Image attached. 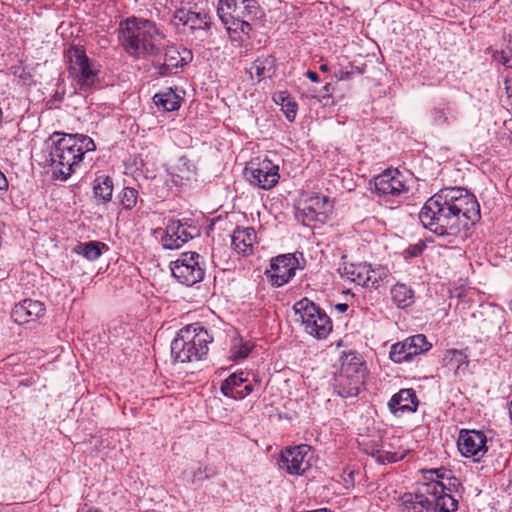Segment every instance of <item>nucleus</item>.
I'll list each match as a JSON object with an SVG mask.
<instances>
[{"mask_svg":"<svg viewBox=\"0 0 512 512\" xmlns=\"http://www.w3.org/2000/svg\"><path fill=\"white\" fill-rule=\"evenodd\" d=\"M480 218L476 197L460 187L441 189L426 200L419 212L423 227L448 243L464 239L466 231Z\"/></svg>","mask_w":512,"mask_h":512,"instance_id":"obj_1","label":"nucleus"},{"mask_svg":"<svg viewBox=\"0 0 512 512\" xmlns=\"http://www.w3.org/2000/svg\"><path fill=\"white\" fill-rule=\"evenodd\" d=\"M46 144V162L52 168L53 177L62 181L71 176L85 153L96 148L94 141L83 134L54 133Z\"/></svg>","mask_w":512,"mask_h":512,"instance_id":"obj_2","label":"nucleus"},{"mask_svg":"<svg viewBox=\"0 0 512 512\" xmlns=\"http://www.w3.org/2000/svg\"><path fill=\"white\" fill-rule=\"evenodd\" d=\"M162 39V34L150 20L133 17L120 24L119 40L125 51L136 58L155 55Z\"/></svg>","mask_w":512,"mask_h":512,"instance_id":"obj_3","label":"nucleus"},{"mask_svg":"<svg viewBox=\"0 0 512 512\" xmlns=\"http://www.w3.org/2000/svg\"><path fill=\"white\" fill-rule=\"evenodd\" d=\"M212 337L199 324L188 325L177 333L171 343V355L176 362L187 363L201 360L208 352Z\"/></svg>","mask_w":512,"mask_h":512,"instance_id":"obj_4","label":"nucleus"},{"mask_svg":"<svg viewBox=\"0 0 512 512\" xmlns=\"http://www.w3.org/2000/svg\"><path fill=\"white\" fill-rule=\"evenodd\" d=\"M425 480L419 483L416 490V499L426 503L429 511L432 512H455L458 509V500L455 499L451 490L447 488L438 478H443L438 470L425 472Z\"/></svg>","mask_w":512,"mask_h":512,"instance_id":"obj_5","label":"nucleus"},{"mask_svg":"<svg viewBox=\"0 0 512 512\" xmlns=\"http://www.w3.org/2000/svg\"><path fill=\"white\" fill-rule=\"evenodd\" d=\"M296 315H299L304 330L317 339H325L332 331V322L329 316L312 301L303 298L293 306Z\"/></svg>","mask_w":512,"mask_h":512,"instance_id":"obj_6","label":"nucleus"},{"mask_svg":"<svg viewBox=\"0 0 512 512\" xmlns=\"http://www.w3.org/2000/svg\"><path fill=\"white\" fill-rule=\"evenodd\" d=\"M172 275L181 284L193 286L203 280L205 275V260L196 252H183L170 265Z\"/></svg>","mask_w":512,"mask_h":512,"instance_id":"obj_7","label":"nucleus"},{"mask_svg":"<svg viewBox=\"0 0 512 512\" xmlns=\"http://www.w3.org/2000/svg\"><path fill=\"white\" fill-rule=\"evenodd\" d=\"M69 71L74 76L80 89L87 91L98 82V68L85 51L79 47H71L68 51Z\"/></svg>","mask_w":512,"mask_h":512,"instance_id":"obj_8","label":"nucleus"},{"mask_svg":"<svg viewBox=\"0 0 512 512\" xmlns=\"http://www.w3.org/2000/svg\"><path fill=\"white\" fill-rule=\"evenodd\" d=\"M313 452L309 445L285 447L279 455V468L289 475L301 476L312 466Z\"/></svg>","mask_w":512,"mask_h":512,"instance_id":"obj_9","label":"nucleus"},{"mask_svg":"<svg viewBox=\"0 0 512 512\" xmlns=\"http://www.w3.org/2000/svg\"><path fill=\"white\" fill-rule=\"evenodd\" d=\"M260 13L256 0H219L217 14L224 25L240 18L255 19Z\"/></svg>","mask_w":512,"mask_h":512,"instance_id":"obj_10","label":"nucleus"},{"mask_svg":"<svg viewBox=\"0 0 512 512\" xmlns=\"http://www.w3.org/2000/svg\"><path fill=\"white\" fill-rule=\"evenodd\" d=\"M278 171V165L265 158L258 162H250L245 168V176L252 185L269 190L278 183Z\"/></svg>","mask_w":512,"mask_h":512,"instance_id":"obj_11","label":"nucleus"},{"mask_svg":"<svg viewBox=\"0 0 512 512\" xmlns=\"http://www.w3.org/2000/svg\"><path fill=\"white\" fill-rule=\"evenodd\" d=\"M458 450L463 457L480 462L488 451L487 437L483 431L461 429L457 440Z\"/></svg>","mask_w":512,"mask_h":512,"instance_id":"obj_12","label":"nucleus"},{"mask_svg":"<svg viewBox=\"0 0 512 512\" xmlns=\"http://www.w3.org/2000/svg\"><path fill=\"white\" fill-rule=\"evenodd\" d=\"M300 268L299 261L295 254H283L276 256L270 261V269L265 274L274 287H281L288 283Z\"/></svg>","mask_w":512,"mask_h":512,"instance_id":"obj_13","label":"nucleus"},{"mask_svg":"<svg viewBox=\"0 0 512 512\" xmlns=\"http://www.w3.org/2000/svg\"><path fill=\"white\" fill-rule=\"evenodd\" d=\"M197 234L198 230L196 226L189 225L180 220L171 219L166 225L165 235L162 237L161 243L164 249H179Z\"/></svg>","mask_w":512,"mask_h":512,"instance_id":"obj_14","label":"nucleus"},{"mask_svg":"<svg viewBox=\"0 0 512 512\" xmlns=\"http://www.w3.org/2000/svg\"><path fill=\"white\" fill-rule=\"evenodd\" d=\"M375 192L383 197H398L407 192L403 174L397 169H387L374 178Z\"/></svg>","mask_w":512,"mask_h":512,"instance_id":"obj_15","label":"nucleus"},{"mask_svg":"<svg viewBox=\"0 0 512 512\" xmlns=\"http://www.w3.org/2000/svg\"><path fill=\"white\" fill-rule=\"evenodd\" d=\"M418 405L419 400L412 388L401 389L388 402L389 411L396 417H401L404 413L415 412Z\"/></svg>","mask_w":512,"mask_h":512,"instance_id":"obj_16","label":"nucleus"},{"mask_svg":"<svg viewBox=\"0 0 512 512\" xmlns=\"http://www.w3.org/2000/svg\"><path fill=\"white\" fill-rule=\"evenodd\" d=\"M44 313L45 307L42 302L25 299L14 306L11 317L16 323L24 324L39 319Z\"/></svg>","mask_w":512,"mask_h":512,"instance_id":"obj_17","label":"nucleus"},{"mask_svg":"<svg viewBox=\"0 0 512 512\" xmlns=\"http://www.w3.org/2000/svg\"><path fill=\"white\" fill-rule=\"evenodd\" d=\"M331 208L326 197L315 195L304 202L301 213L305 221L324 222Z\"/></svg>","mask_w":512,"mask_h":512,"instance_id":"obj_18","label":"nucleus"},{"mask_svg":"<svg viewBox=\"0 0 512 512\" xmlns=\"http://www.w3.org/2000/svg\"><path fill=\"white\" fill-rule=\"evenodd\" d=\"M443 366L452 371L456 381H462L469 373V358L463 350L448 349L442 357Z\"/></svg>","mask_w":512,"mask_h":512,"instance_id":"obj_19","label":"nucleus"},{"mask_svg":"<svg viewBox=\"0 0 512 512\" xmlns=\"http://www.w3.org/2000/svg\"><path fill=\"white\" fill-rule=\"evenodd\" d=\"M192 59V54L187 49H182L180 51L177 47L170 46L167 47L164 53L163 64L159 68V73L161 75H168L172 73L173 69H177Z\"/></svg>","mask_w":512,"mask_h":512,"instance_id":"obj_20","label":"nucleus"},{"mask_svg":"<svg viewBox=\"0 0 512 512\" xmlns=\"http://www.w3.org/2000/svg\"><path fill=\"white\" fill-rule=\"evenodd\" d=\"M255 240L256 232L253 228H237L232 234L231 244L237 253L248 255L252 252Z\"/></svg>","mask_w":512,"mask_h":512,"instance_id":"obj_21","label":"nucleus"},{"mask_svg":"<svg viewBox=\"0 0 512 512\" xmlns=\"http://www.w3.org/2000/svg\"><path fill=\"white\" fill-rule=\"evenodd\" d=\"M370 272V264L368 263H351L346 264L342 269V277L354 282L357 285L365 287L367 285Z\"/></svg>","mask_w":512,"mask_h":512,"instance_id":"obj_22","label":"nucleus"},{"mask_svg":"<svg viewBox=\"0 0 512 512\" xmlns=\"http://www.w3.org/2000/svg\"><path fill=\"white\" fill-rule=\"evenodd\" d=\"M207 15L200 12H193L189 9L181 8L178 9L174 14V22L176 25L182 24L189 26L190 29L202 28L208 24Z\"/></svg>","mask_w":512,"mask_h":512,"instance_id":"obj_23","label":"nucleus"},{"mask_svg":"<svg viewBox=\"0 0 512 512\" xmlns=\"http://www.w3.org/2000/svg\"><path fill=\"white\" fill-rule=\"evenodd\" d=\"M155 105L163 111H175L180 108L182 97L172 88L157 93L153 97Z\"/></svg>","mask_w":512,"mask_h":512,"instance_id":"obj_24","label":"nucleus"},{"mask_svg":"<svg viewBox=\"0 0 512 512\" xmlns=\"http://www.w3.org/2000/svg\"><path fill=\"white\" fill-rule=\"evenodd\" d=\"M275 72V59L272 56L257 58L251 68L250 74L255 75L258 81L270 78Z\"/></svg>","mask_w":512,"mask_h":512,"instance_id":"obj_25","label":"nucleus"},{"mask_svg":"<svg viewBox=\"0 0 512 512\" xmlns=\"http://www.w3.org/2000/svg\"><path fill=\"white\" fill-rule=\"evenodd\" d=\"M103 248H106V245L102 242H80L73 248V252L83 256L89 261H95L101 256Z\"/></svg>","mask_w":512,"mask_h":512,"instance_id":"obj_26","label":"nucleus"},{"mask_svg":"<svg viewBox=\"0 0 512 512\" xmlns=\"http://www.w3.org/2000/svg\"><path fill=\"white\" fill-rule=\"evenodd\" d=\"M94 195L103 203H107L112 198L113 182L107 175H100L95 180Z\"/></svg>","mask_w":512,"mask_h":512,"instance_id":"obj_27","label":"nucleus"},{"mask_svg":"<svg viewBox=\"0 0 512 512\" xmlns=\"http://www.w3.org/2000/svg\"><path fill=\"white\" fill-rule=\"evenodd\" d=\"M403 341L407 345L408 351L411 352L412 358L423 354L432 348V344L427 340V337L424 334H416L407 337Z\"/></svg>","mask_w":512,"mask_h":512,"instance_id":"obj_28","label":"nucleus"},{"mask_svg":"<svg viewBox=\"0 0 512 512\" xmlns=\"http://www.w3.org/2000/svg\"><path fill=\"white\" fill-rule=\"evenodd\" d=\"M391 296L398 307L405 308L413 303V290L405 284H396L391 289Z\"/></svg>","mask_w":512,"mask_h":512,"instance_id":"obj_29","label":"nucleus"},{"mask_svg":"<svg viewBox=\"0 0 512 512\" xmlns=\"http://www.w3.org/2000/svg\"><path fill=\"white\" fill-rule=\"evenodd\" d=\"M366 368L362 363H344L341 369V375L354 381L356 384H364Z\"/></svg>","mask_w":512,"mask_h":512,"instance_id":"obj_30","label":"nucleus"},{"mask_svg":"<svg viewBox=\"0 0 512 512\" xmlns=\"http://www.w3.org/2000/svg\"><path fill=\"white\" fill-rule=\"evenodd\" d=\"M220 376H225V379L222 381V384H244L249 383L252 380L256 381L254 378V374L249 371L236 370L230 372L228 369H222L220 371Z\"/></svg>","mask_w":512,"mask_h":512,"instance_id":"obj_31","label":"nucleus"},{"mask_svg":"<svg viewBox=\"0 0 512 512\" xmlns=\"http://www.w3.org/2000/svg\"><path fill=\"white\" fill-rule=\"evenodd\" d=\"M195 165L186 157H180L172 175L180 180H190L195 175Z\"/></svg>","mask_w":512,"mask_h":512,"instance_id":"obj_32","label":"nucleus"},{"mask_svg":"<svg viewBox=\"0 0 512 512\" xmlns=\"http://www.w3.org/2000/svg\"><path fill=\"white\" fill-rule=\"evenodd\" d=\"M369 279L365 288L377 289L381 284L388 282L390 276L389 270L383 266L373 267L370 264V272L368 273Z\"/></svg>","mask_w":512,"mask_h":512,"instance_id":"obj_33","label":"nucleus"},{"mask_svg":"<svg viewBox=\"0 0 512 512\" xmlns=\"http://www.w3.org/2000/svg\"><path fill=\"white\" fill-rule=\"evenodd\" d=\"M389 357L395 363L408 362L413 359L404 341L397 342L391 346Z\"/></svg>","mask_w":512,"mask_h":512,"instance_id":"obj_34","label":"nucleus"},{"mask_svg":"<svg viewBox=\"0 0 512 512\" xmlns=\"http://www.w3.org/2000/svg\"><path fill=\"white\" fill-rule=\"evenodd\" d=\"M432 118L435 124L442 126L450 124V120L455 121L457 119L455 110L450 107H436L432 110Z\"/></svg>","mask_w":512,"mask_h":512,"instance_id":"obj_35","label":"nucleus"},{"mask_svg":"<svg viewBox=\"0 0 512 512\" xmlns=\"http://www.w3.org/2000/svg\"><path fill=\"white\" fill-rule=\"evenodd\" d=\"M402 503L406 512L429 511L428 507H426V503H424L421 499H416V492L404 494L402 497Z\"/></svg>","mask_w":512,"mask_h":512,"instance_id":"obj_36","label":"nucleus"},{"mask_svg":"<svg viewBox=\"0 0 512 512\" xmlns=\"http://www.w3.org/2000/svg\"><path fill=\"white\" fill-rule=\"evenodd\" d=\"M252 346L249 342L243 341L240 338L233 340V344L230 349V359L239 360L246 358L251 352Z\"/></svg>","mask_w":512,"mask_h":512,"instance_id":"obj_37","label":"nucleus"},{"mask_svg":"<svg viewBox=\"0 0 512 512\" xmlns=\"http://www.w3.org/2000/svg\"><path fill=\"white\" fill-rule=\"evenodd\" d=\"M223 396L232 399H243L253 391V386H220Z\"/></svg>","mask_w":512,"mask_h":512,"instance_id":"obj_38","label":"nucleus"},{"mask_svg":"<svg viewBox=\"0 0 512 512\" xmlns=\"http://www.w3.org/2000/svg\"><path fill=\"white\" fill-rule=\"evenodd\" d=\"M138 201V191L132 187H125L120 195V202L124 209H133Z\"/></svg>","mask_w":512,"mask_h":512,"instance_id":"obj_39","label":"nucleus"},{"mask_svg":"<svg viewBox=\"0 0 512 512\" xmlns=\"http://www.w3.org/2000/svg\"><path fill=\"white\" fill-rule=\"evenodd\" d=\"M278 98L281 100L282 110L284 111L286 118L289 121H293L297 114L296 102L292 101L288 96H284V93H280Z\"/></svg>","mask_w":512,"mask_h":512,"instance_id":"obj_40","label":"nucleus"},{"mask_svg":"<svg viewBox=\"0 0 512 512\" xmlns=\"http://www.w3.org/2000/svg\"><path fill=\"white\" fill-rule=\"evenodd\" d=\"M184 478L191 483L204 480L208 478V475L206 474V467L199 463L196 467H192L191 471H185Z\"/></svg>","mask_w":512,"mask_h":512,"instance_id":"obj_41","label":"nucleus"},{"mask_svg":"<svg viewBox=\"0 0 512 512\" xmlns=\"http://www.w3.org/2000/svg\"><path fill=\"white\" fill-rule=\"evenodd\" d=\"M251 20L252 19H248V18H240V19H238V21L233 20L230 23V25H225V26L229 32L240 31L244 34H249V32L251 31V25H250Z\"/></svg>","mask_w":512,"mask_h":512,"instance_id":"obj_42","label":"nucleus"},{"mask_svg":"<svg viewBox=\"0 0 512 512\" xmlns=\"http://www.w3.org/2000/svg\"><path fill=\"white\" fill-rule=\"evenodd\" d=\"M334 393L342 398L355 397L359 394L358 386H333Z\"/></svg>","mask_w":512,"mask_h":512,"instance_id":"obj_43","label":"nucleus"},{"mask_svg":"<svg viewBox=\"0 0 512 512\" xmlns=\"http://www.w3.org/2000/svg\"><path fill=\"white\" fill-rule=\"evenodd\" d=\"M424 248H425V244L422 241H420L416 244L410 245L405 250V256L406 257H417L423 252Z\"/></svg>","mask_w":512,"mask_h":512,"instance_id":"obj_44","label":"nucleus"},{"mask_svg":"<svg viewBox=\"0 0 512 512\" xmlns=\"http://www.w3.org/2000/svg\"><path fill=\"white\" fill-rule=\"evenodd\" d=\"M503 63L509 68H512V43H510L506 50L502 52Z\"/></svg>","mask_w":512,"mask_h":512,"instance_id":"obj_45","label":"nucleus"},{"mask_svg":"<svg viewBox=\"0 0 512 512\" xmlns=\"http://www.w3.org/2000/svg\"><path fill=\"white\" fill-rule=\"evenodd\" d=\"M352 75V71H347L343 69H339L337 72H335L334 77L338 81L349 79Z\"/></svg>","mask_w":512,"mask_h":512,"instance_id":"obj_46","label":"nucleus"},{"mask_svg":"<svg viewBox=\"0 0 512 512\" xmlns=\"http://www.w3.org/2000/svg\"><path fill=\"white\" fill-rule=\"evenodd\" d=\"M403 458L402 454H398L396 452L390 453L388 452L387 460L389 462H397L398 460H401Z\"/></svg>","mask_w":512,"mask_h":512,"instance_id":"obj_47","label":"nucleus"},{"mask_svg":"<svg viewBox=\"0 0 512 512\" xmlns=\"http://www.w3.org/2000/svg\"><path fill=\"white\" fill-rule=\"evenodd\" d=\"M8 187V181L5 175L0 171V190H5Z\"/></svg>","mask_w":512,"mask_h":512,"instance_id":"obj_48","label":"nucleus"},{"mask_svg":"<svg viewBox=\"0 0 512 512\" xmlns=\"http://www.w3.org/2000/svg\"><path fill=\"white\" fill-rule=\"evenodd\" d=\"M306 76L312 81V82H318L319 76L316 72L308 70L306 73Z\"/></svg>","mask_w":512,"mask_h":512,"instance_id":"obj_49","label":"nucleus"},{"mask_svg":"<svg viewBox=\"0 0 512 512\" xmlns=\"http://www.w3.org/2000/svg\"><path fill=\"white\" fill-rule=\"evenodd\" d=\"M335 309L340 313H344L347 311L348 305L346 303H339L335 305Z\"/></svg>","mask_w":512,"mask_h":512,"instance_id":"obj_50","label":"nucleus"},{"mask_svg":"<svg viewBox=\"0 0 512 512\" xmlns=\"http://www.w3.org/2000/svg\"><path fill=\"white\" fill-rule=\"evenodd\" d=\"M506 89L512 94V79L506 81Z\"/></svg>","mask_w":512,"mask_h":512,"instance_id":"obj_51","label":"nucleus"},{"mask_svg":"<svg viewBox=\"0 0 512 512\" xmlns=\"http://www.w3.org/2000/svg\"><path fill=\"white\" fill-rule=\"evenodd\" d=\"M320 70L322 72H326V71H328V66L326 64H323V65L320 66Z\"/></svg>","mask_w":512,"mask_h":512,"instance_id":"obj_52","label":"nucleus"},{"mask_svg":"<svg viewBox=\"0 0 512 512\" xmlns=\"http://www.w3.org/2000/svg\"><path fill=\"white\" fill-rule=\"evenodd\" d=\"M312 512H332V511L328 510V509H318V510H313Z\"/></svg>","mask_w":512,"mask_h":512,"instance_id":"obj_53","label":"nucleus"}]
</instances>
